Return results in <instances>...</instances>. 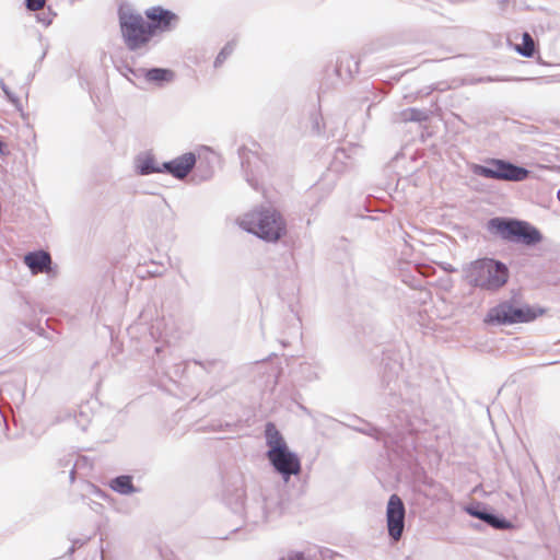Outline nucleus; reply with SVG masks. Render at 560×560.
I'll use <instances>...</instances> for the list:
<instances>
[{"mask_svg": "<svg viewBox=\"0 0 560 560\" xmlns=\"http://www.w3.org/2000/svg\"><path fill=\"white\" fill-rule=\"evenodd\" d=\"M217 495L231 512L241 515L247 524L266 523L280 516L284 510V501L275 488L252 491V497L248 498L244 477L237 469L221 474V485Z\"/></svg>", "mask_w": 560, "mask_h": 560, "instance_id": "f257e3e1", "label": "nucleus"}, {"mask_svg": "<svg viewBox=\"0 0 560 560\" xmlns=\"http://www.w3.org/2000/svg\"><path fill=\"white\" fill-rule=\"evenodd\" d=\"M381 366L384 395L390 408L387 413L389 423L397 430V434L418 433L424 425L418 389L406 386L404 393L396 394L397 378L402 364L397 358H393L389 351L383 352Z\"/></svg>", "mask_w": 560, "mask_h": 560, "instance_id": "f03ea898", "label": "nucleus"}, {"mask_svg": "<svg viewBox=\"0 0 560 560\" xmlns=\"http://www.w3.org/2000/svg\"><path fill=\"white\" fill-rule=\"evenodd\" d=\"M485 229L493 238L526 248H533L544 240L538 228L515 217H492L486 222Z\"/></svg>", "mask_w": 560, "mask_h": 560, "instance_id": "7ed1b4c3", "label": "nucleus"}, {"mask_svg": "<svg viewBox=\"0 0 560 560\" xmlns=\"http://www.w3.org/2000/svg\"><path fill=\"white\" fill-rule=\"evenodd\" d=\"M465 279L472 288L495 293L506 285L511 272L509 266L492 257H482L464 268Z\"/></svg>", "mask_w": 560, "mask_h": 560, "instance_id": "20e7f679", "label": "nucleus"}, {"mask_svg": "<svg viewBox=\"0 0 560 560\" xmlns=\"http://www.w3.org/2000/svg\"><path fill=\"white\" fill-rule=\"evenodd\" d=\"M241 228L268 243H276L287 233V223L282 214L270 208H258L246 213Z\"/></svg>", "mask_w": 560, "mask_h": 560, "instance_id": "39448f33", "label": "nucleus"}, {"mask_svg": "<svg viewBox=\"0 0 560 560\" xmlns=\"http://www.w3.org/2000/svg\"><path fill=\"white\" fill-rule=\"evenodd\" d=\"M118 23L125 46L129 51L145 48L154 38L148 21L131 4L122 2L117 9Z\"/></svg>", "mask_w": 560, "mask_h": 560, "instance_id": "423d86ee", "label": "nucleus"}, {"mask_svg": "<svg viewBox=\"0 0 560 560\" xmlns=\"http://www.w3.org/2000/svg\"><path fill=\"white\" fill-rule=\"evenodd\" d=\"M546 312V307L529 305L526 303L517 304L512 298L501 301L497 305L490 307L483 322L487 325L492 326L532 323L538 317L545 315Z\"/></svg>", "mask_w": 560, "mask_h": 560, "instance_id": "0eeeda50", "label": "nucleus"}, {"mask_svg": "<svg viewBox=\"0 0 560 560\" xmlns=\"http://www.w3.org/2000/svg\"><path fill=\"white\" fill-rule=\"evenodd\" d=\"M470 171L479 177L504 182H523L532 174V171L525 166L498 158H489L485 164L472 163Z\"/></svg>", "mask_w": 560, "mask_h": 560, "instance_id": "6e6552de", "label": "nucleus"}, {"mask_svg": "<svg viewBox=\"0 0 560 560\" xmlns=\"http://www.w3.org/2000/svg\"><path fill=\"white\" fill-rule=\"evenodd\" d=\"M469 516L478 518L494 529H513L514 524L493 508L481 501H472L463 508Z\"/></svg>", "mask_w": 560, "mask_h": 560, "instance_id": "1a4fd4ad", "label": "nucleus"}, {"mask_svg": "<svg viewBox=\"0 0 560 560\" xmlns=\"http://www.w3.org/2000/svg\"><path fill=\"white\" fill-rule=\"evenodd\" d=\"M266 458L284 482H289L292 476H298L301 472V459L290 447L267 455Z\"/></svg>", "mask_w": 560, "mask_h": 560, "instance_id": "9d476101", "label": "nucleus"}, {"mask_svg": "<svg viewBox=\"0 0 560 560\" xmlns=\"http://www.w3.org/2000/svg\"><path fill=\"white\" fill-rule=\"evenodd\" d=\"M406 508L402 499L394 493L389 497L386 506V525L388 536L398 541L405 530Z\"/></svg>", "mask_w": 560, "mask_h": 560, "instance_id": "9b49d317", "label": "nucleus"}, {"mask_svg": "<svg viewBox=\"0 0 560 560\" xmlns=\"http://www.w3.org/2000/svg\"><path fill=\"white\" fill-rule=\"evenodd\" d=\"M237 154L241 160V166L246 182L255 190H258L259 177L264 176L265 168H267V162L245 145L238 148Z\"/></svg>", "mask_w": 560, "mask_h": 560, "instance_id": "f8f14e48", "label": "nucleus"}, {"mask_svg": "<svg viewBox=\"0 0 560 560\" xmlns=\"http://www.w3.org/2000/svg\"><path fill=\"white\" fill-rule=\"evenodd\" d=\"M145 16L153 37L161 33L170 32L178 22V15L168 9L160 5L145 10Z\"/></svg>", "mask_w": 560, "mask_h": 560, "instance_id": "ddd939ff", "label": "nucleus"}, {"mask_svg": "<svg viewBox=\"0 0 560 560\" xmlns=\"http://www.w3.org/2000/svg\"><path fill=\"white\" fill-rule=\"evenodd\" d=\"M197 158L195 152L189 151L175 159L165 161L162 163V174H167L182 180L196 167Z\"/></svg>", "mask_w": 560, "mask_h": 560, "instance_id": "4468645a", "label": "nucleus"}, {"mask_svg": "<svg viewBox=\"0 0 560 560\" xmlns=\"http://www.w3.org/2000/svg\"><path fill=\"white\" fill-rule=\"evenodd\" d=\"M351 422L345 423L341 422V424L346 425L347 428L359 432L361 434L368 435L373 438L375 441L384 442V445L387 444V439L389 438V434L384 430L383 428H380L372 422L360 418L358 416H351L350 417Z\"/></svg>", "mask_w": 560, "mask_h": 560, "instance_id": "2eb2a0df", "label": "nucleus"}, {"mask_svg": "<svg viewBox=\"0 0 560 560\" xmlns=\"http://www.w3.org/2000/svg\"><path fill=\"white\" fill-rule=\"evenodd\" d=\"M360 60L348 52H340L337 56L334 73L343 82H349L359 72Z\"/></svg>", "mask_w": 560, "mask_h": 560, "instance_id": "dca6fc26", "label": "nucleus"}, {"mask_svg": "<svg viewBox=\"0 0 560 560\" xmlns=\"http://www.w3.org/2000/svg\"><path fill=\"white\" fill-rule=\"evenodd\" d=\"M135 172L140 176L162 173V163L159 164L151 151L137 154L133 159Z\"/></svg>", "mask_w": 560, "mask_h": 560, "instance_id": "f3484780", "label": "nucleus"}, {"mask_svg": "<svg viewBox=\"0 0 560 560\" xmlns=\"http://www.w3.org/2000/svg\"><path fill=\"white\" fill-rule=\"evenodd\" d=\"M24 264L31 270L33 275L47 271L51 264V257L49 253L45 250H33L27 252L23 257Z\"/></svg>", "mask_w": 560, "mask_h": 560, "instance_id": "a211bd4d", "label": "nucleus"}, {"mask_svg": "<svg viewBox=\"0 0 560 560\" xmlns=\"http://www.w3.org/2000/svg\"><path fill=\"white\" fill-rule=\"evenodd\" d=\"M139 71L143 73V79L145 82L154 84L159 88L165 86L175 78L174 71L167 68L152 67L148 69H140Z\"/></svg>", "mask_w": 560, "mask_h": 560, "instance_id": "6ab92c4d", "label": "nucleus"}, {"mask_svg": "<svg viewBox=\"0 0 560 560\" xmlns=\"http://www.w3.org/2000/svg\"><path fill=\"white\" fill-rule=\"evenodd\" d=\"M265 439H266V445L268 447V450L266 451V456L272 455L276 452H279L281 450L289 447L283 435L277 429V427L273 422L266 423Z\"/></svg>", "mask_w": 560, "mask_h": 560, "instance_id": "aec40b11", "label": "nucleus"}, {"mask_svg": "<svg viewBox=\"0 0 560 560\" xmlns=\"http://www.w3.org/2000/svg\"><path fill=\"white\" fill-rule=\"evenodd\" d=\"M109 488L120 495L139 493L141 489L133 483V476L129 474L118 475L109 480Z\"/></svg>", "mask_w": 560, "mask_h": 560, "instance_id": "412c9836", "label": "nucleus"}, {"mask_svg": "<svg viewBox=\"0 0 560 560\" xmlns=\"http://www.w3.org/2000/svg\"><path fill=\"white\" fill-rule=\"evenodd\" d=\"M320 366L317 363L302 362L294 371L295 381L311 383L319 380Z\"/></svg>", "mask_w": 560, "mask_h": 560, "instance_id": "4be33fe9", "label": "nucleus"}, {"mask_svg": "<svg viewBox=\"0 0 560 560\" xmlns=\"http://www.w3.org/2000/svg\"><path fill=\"white\" fill-rule=\"evenodd\" d=\"M515 50L523 57L532 58L536 51L533 37L528 33H524L522 43L515 46Z\"/></svg>", "mask_w": 560, "mask_h": 560, "instance_id": "5701e85b", "label": "nucleus"}, {"mask_svg": "<svg viewBox=\"0 0 560 560\" xmlns=\"http://www.w3.org/2000/svg\"><path fill=\"white\" fill-rule=\"evenodd\" d=\"M235 47H236V40L235 39L229 40L221 48L219 54L217 55L214 62H213V67L220 68L224 63V61L233 54Z\"/></svg>", "mask_w": 560, "mask_h": 560, "instance_id": "b1692460", "label": "nucleus"}, {"mask_svg": "<svg viewBox=\"0 0 560 560\" xmlns=\"http://www.w3.org/2000/svg\"><path fill=\"white\" fill-rule=\"evenodd\" d=\"M401 115L405 121L423 122L429 119L428 112L419 108H408Z\"/></svg>", "mask_w": 560, "mask_h": 560, "instance_id": "393cba45", "label": "nucleus"}, {"mask_svg": "<svg viewBox=\"0 0 560 560\" xmlns=\"http://www.w3.org/2000/svg\"><path fill=\"white\" fill-rule=\"evenodd\" d=\"M289 310L290 314L285 320L288 322V329L290 330V335H301V318L292 305H289Z\"/></svg>", "mask_w": 560, "mask_h": 560, "instance_id": "a878e982", "label": "nucleus"}, {"mask_svg": "<svg viewBox=\"0 0 560 560\" xmlns=\"http://www.w3.org/2000/svg\"><path fill=\"white\" fill-rule=\"evenodd\" d=\"M190 362H194L196 365H199L207 373H211L217 368L224 369V363L221 360H217V359L206 360V361L194 359Z\"/></svg>", "mask_w": 560, "mask_h": 560, "instance_id": "bb28decb", "label": "nucleus"}, {"mask_svg": "<svg viewBox=\"0 0 560 560\" xmlns=\"http://www.w3.org/2000/svg\"><path fill=\"white\" fill-rule=\"evenodd\" d=\"M213 176V171L211 167L207 166L206 170H202V165L200 164L197 167V173L192 177V182L195 184H199L201 182L209 180Z\"/></svg>", "mask_w": 560, "mask_h": 560, "instance_id": "cd10ccee", "label": "nucleus"}, {"mask_svg": "<svg viewBox=\"0 0 560 560\" xmlns=\"http://www.w3.org/2000/svg\"><path fill=\"white\" fill-rule=\"evenodd\" d=\"M73 421L82 431H85L90 424L91 419L88 412L80 410L79 412H74Z\"/></svg>", "mask_w": 560, "mask_h": 560, "instance_id": "c85d7f7f", "label": "nucleus"}, {"mask_svg": "<svg viewBox=\"0 0 560 560\" xmlns=\"http://www.w3.org/2000/svg\"><path fill=\"white\" fill-rule=\"evenodd\" d=\"M325 124L320 114L314 113L312 115V129L316 135H322Z\"/></svg>", "mask_w": 560, "mask_h": 560, "instance_id": "c756f323", "label": "nucleus"}, {"mask_svg": "<svg viewBox=\"0 0 560 560\" xmlns=\"http://www.w3.org/2000/svg\"><path fill=\"white\" fill-rule=\"evenodd\" d=\"M24 3L27 10L36 11L44 5L45 0H24Z\"/></svg>", "mask_w": 560, "mask_h": 560, "instance_id": "7c9ffc66", "label": "nucleus"}, {"mask_svg": "<svg viewBox=\"0 0 560 560\" xmlns=\"http://www.w3.org/2000/svg\"><path fill=\"white\" fill-rule=\"evenodd\" d=\"M281 560H305L304 552L302 551H290L287 558H281Z\"/></svg>", "mask_w": 560, "mask_h": 560, "instance_id": "2f4dec72", "label": "nucleus"}, {"mask_svg": "<svg viewBox=\"0 0 560 560\" xmlns=\"http://www.w3.org/2000/svg\"><path fill=\"white\" fill-rule=\"evenodd\" d=\"M2 89H3V91H4V93H5L7 97H8V100H9L12 104H14L15 106H18V105H19V103H20L19 97H18V96H15L13 93H11V92H10V91L4 86V85L2 86Z\"/></svg>", "mask_w": 560, "mask_h": 560, "instance_id": "473e14b6", "label": "nucleus"}, {"mask_svg": "<svg viewBox=\"0 0 560 560\" xmlns=\"http://www.w3.org/2000/svg\"><path fill=\"white\" fill-rule=\"evenodd\" d=\"M141 68H138V69H133L131 67H126V70L127 72L131 73L135 78L137 79H143V73H141L139 70Z\"/></svg>", "mask_w": 560, "mask_h": 560, "instance_id": "72a5a7b5", "label": "nucleus"}, {"mask_svg": "<svg viewBox=\"0 0 560 560\" xmlns=\"http://www.w3.org/2000/svg\"><path fill=\"white\" fill-rule=\"evenodd\" d=\"M348 158H349V155L347 154L346 149L338 148L336 150V155H335L336 160L348 159Z\"/></svg>", "mask_w": 560, "mask_h": 560, "instance_id": "f704fd0d", "label": "nucleus"}, {"mask_svg": "<svg viewBox=\"0 0 560 560\" xmlns=\"http://www.w3.org/2000/svg\"><path fill=\"white\" fill-rule=\"evenodd\" d=\"M504 79H498L492 77H481L478 79V82L480 83H487V82H497V81H503Z\"/></svg>", "mask_w": 560, "mask_h": 560, "instance_id": "c9c22d12", "label": "nucleus"}, {"mask_svg": "<svg viewBox=\"0 0 560 560\" xmlns=\"http://www.w3.org/2000/svg\"><path fill=\"white\" fill-rule=\"evenodd\" d=\"M8 153H9V151H8L7 143L3 140H0V154L5 155Z\"/></svg>", "mask_w": 560, "mask_h": 560, "instance_id": "e433bc0d", "label": "nucleus"}, {"mask_svg": "<svg viewBox=\"0 0 560 560\" xmlns=\"http://www.w3.org/2000/svg\"><path fill=\"white\" fill-rule=\"evenodd\" d=\"M79 465V462H77L74 464V466L72 467V469L70 470V474H69V479H70V482H74L75 480V467Z\"/></svg>", "mask_w": 560, "mask_h": 560, "instance_id": "4c0bfd02", "label": "nucleus"}, {"mask_svg": "<svg viewBox=\"0 0 560 560\" xmlns=\"http://www.w3.org/2000/svg\"><path fill=\"white\" fill-rule=\"evenodd\" d=\"M38 22H42L44 25L48 26L51 23V19L42 18L40 14H37Z\"/></svg>", "mask_w": 560, "mask_h": 560, "instance_id": "58836bf2", "label": "nucleus"}, {"mask_svg": "<svg viewBox=\"0 0 560 560\" xmlns=\"http://www.w3.org/2000/svg\"><path fill=\"white\" fill-rule=\"evenodd\" d=\"M443 269L447 272H455L456 271V268H454L452 265L450 264H444L443 266Z\"/></svg>", "mask_w": 560, "mask_h": 560, "instance_id": "ea45409f", "label": "nucleus"}, {"mask_svg": "<svg viewBox=\"0 0 560 560\" xmlns=\"http://www.w3.org/2000/svg\"><path fill=\"white\" fill-rule=\"evenodd\" d=\"M299 408L306 415H311V410L304 405H299Z\"/></svg>", "mask_w": 560, "mask_h": 560, "instance_id": "a19ab883", "label": "nucleus"}, {"mask_svg": "<svg viewBox=\"0 0 560 560\" xmlns=\"http://www.w3.org/2000/svg\"><path fill=\"white\" fill-rule=\"evenodd\" d=\"M372 331V327L371 326H368V327H362V331L361 334L363 335H366L368 332Z\"/></svg>", "mask_w": 560, "mask_h": 560, "instance_id": "79ce46f5", "label": "nucleus"}, {"mask_svg": "<svg viewBox=\"0 0 560 560\" xmlns=\"http://www.w3.org/2000/svg\"><path fill=\"white\" fill-rule=\"evenodd\" d=\"M46 56V50L43 51V54L40 55V57L38 58V62H42L43 59L45 58Z\"/></svg>", "mask_w": 560, "mask_h": 560, "instance_id": "37998d69", "label": "nucleus"}, {"mask_svg": "<svg viewBox=\"0 0 560 560\" xmlns=\"http://www.w3.org/2000/svg\"><path fill=\"white\" fill-rule=\"evenodd\" d=\"M214 394H215V392H213V393H212L211 390H209V392H207V397H211V396H213Z\"/></svg>", "mask_w": 560, "mask_h": 560, "instance_id": "c03bdc74", "label": "nucleus"}, {"mask_svg": "<svg viewBox=\"0 0 560 560\" xmlns=\"http://www.w3.org/2000/svg\"><path fill=\"white\" fill-rule=\"evenodd\" d=\"M74 551V547L71 546L69 549H68V553L71 555L72 552Z\"/></svg>", "mask_w": 560, "mask_h": 560, "instance_id": "a18cd8bd", "label": "nucleus"}, {"mask_svg": "<svg viewBox=\"0 0 560 560\" xmlns=\"http://www.w3.org/2000/svg\"><path fill=\"white\" fill-rule=\"evenodd\" d=\"M152 273H153V275H161V271L155 270V271H153Z\"/></svg>", "mask_w": 560, "mask_h": 560, "instance_id": "49530a36", "label": "nucleus"}, {"mask_svg": "<svg viewBox=\"0 0 560 560\" xmlns=\"http://www.w3.org/2000/svg\"><path fill=\"white\" fill-rule=\"evenodd\" d=\"M502 2H506L508 0H501Z\"/></svg>", "mask_w": 560, "mask_h": 560, "instance_id": "de8ad7c7", "label": "nucleus"}]
</instances>
